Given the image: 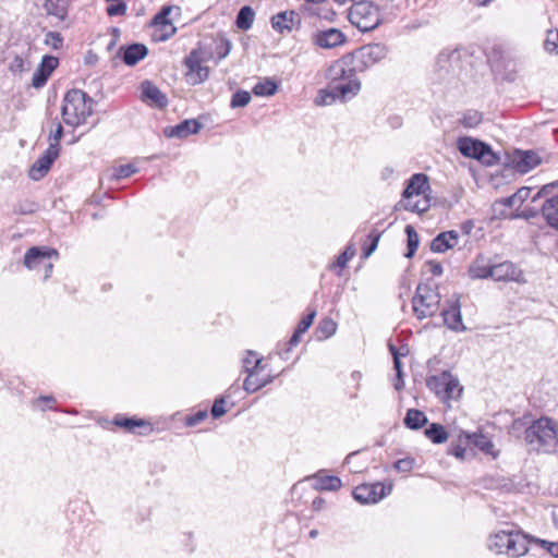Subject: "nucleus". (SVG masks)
<instances>
[{"mask_svg":"<svg viewBox=\"0 0 558 558\" xmlns=\"http://www.w3.org/2000/svg\"><path fill=\"white\" fill-rule=\"evenodd\" d=\"M357 64L350 53L331 62L325 70L324 76L328 86L316 97V105L329 106L336 101L345 102L355 97L361 90V81L356 76Z\"/></svg>","mask_w":558,"mask_h":558,"instance_id":"1","label":"nucleus"},{"mask_svg":"<svg viewBox=\"0 0 558 558\" xmlns=\"http://www.w3.org/2000/svg\"><path fill=\"white\" fill-rule=\"evenodd\" d=\"M524 440L536 452L558 453V422L547 416L533 421L524 430Z\"/></svg>","mask_w":558,"mask_h":558,"instance_id":"2","label":"nucleus"},{"mask_svg":"<svg viewBox=\"0 0 558 558\" xmlns=\"http://www.w3.org/2000/svg\"><path fill=\"white\" fill-rule=\"evenodd\" d=\"M94 99L82 89H71L63 97V122L72 128L84 124L94 111Z\"/></svg>","mask_w":558,"mask_h":558,"instance_id":"3","label":"nucleus"},{"mask_svg":"<svg viewBox=\"0 0 558 558\" xmlns=\"http://www.w3.org/2000/svg\"><path fill=\"white\" fill-rule=\"evenodd\" d=\"M352 25L362 32H368L378 26L380 14L378 8L371 1L354 2L348 14Z\"/></svg>","mask_w":558,"mask_h":558,"instance_id":"4","label":"nucleus"},{"mask_svg":"<svg viewBox=\"0 0 558 558\" xmlns=\"http://www.w3.org/2000/svg\"><path fill=\"white\" fill-rule=\"evenodd\" d=\"M414 314L418 319L432 317L438 311L440 294L437 288L427 283H420L412 300Z\"/></svg>","mask_w":558,"mask_h":558,"instance_id":"5","label":"nucleus"},{"mask_svg":"<svg viewBox=\"0 0 558 558\" xmlns=\"http://www.w3.org/2000/svg\"><path fill=\"white\" fill-rule=\"evenodd\" d=\"M291 501L298 515L304 519L312 517L314 512V478L312 476H307L293 485Z\"/></svg>","mask_w":558,"mask_h":558,"instance_id":"6","label":"nucleus"},{"mask_svg":"<svg viewBox=\"0 0 558 558\" xmlns=\"http://www.w3.org/2000/svg\"><path fill=\"white\" fill-rule=\"evenodd\" d=\"M306 4L301 7L300 11H282L277 13L270 19V24L274 31L279 34L291 33L293 29H299L301 27L302 20L306 16L312 17L314 13L312 12L311 7L308 4L314 3V0H305Z\"/></svg>","mask_w":558,"mask_h":558,"instance_id":"7","label":"nucleus"},{"mask_svg":"<svg viewBox=\"0 0 558 558\" xmlns=\"http://www.w3.org/2000/svg\"><path fill=\"white\" fill-rule=\"evenodd\" d=\"M429 189L427 177L423 173L414 174L405 190L403 191V198L405 199L404 208L407 210L423 213L426 211L429 207V203L426 198L422 201L413 202L414 196H420L425 194L426 190Z\"/></svg>","mask_w":558,"mask_h":558,"instance_id":"8","label":"nucleus"},{"mask_svg":"<svg viewBox=\"0 0 558 558\" xmlns=\"http://www.w3.org/2000/svg\"><path fill=\"white\" fill-rule=\"evenodd\" d=\"M426 386L442 400L458 399L463 390L458 378L449 372L428 377Z\"/></svg>","mask_w":558,"mask_h":558,"instance_id":"9","label":"nucleus"},{"mask_svg":"<svg viewBox=\"0 0 558 558\" xmlns=\"http://www.w3.org/2000/svg\"><path fill=\"white\" fill-rule=\"evenodd\" d=\"M458 149L463 156L474 158L486 166H494L498 161V157L488 145L471 137L459 138Z\"/></svg>","mask_w":558,"mask_h":558,"instance_id":"10","label":"nucleus"},{"mask_svg":"<svg viewBox=\"0 0 558 558\" xmlns=\"http://www.w3.org/2000/svg\"><path fill=\"white\" fill-rule=\"evenodd\" d=\"M314 322V310L308 308L306 315L298 324L293 335L286 342H279L276 348V354L281 360L288 361L290 359V352L300 343L301 336L305 333Z\"/></svg>","mask_w":558,"mask_h":558,"instance_id":"11","label":"nucleus"},{"mask_svg":"<svg viewBox=\"0 0 558 558\" xmlns=\"http://www.w3.org/2000/svg\"><path fill=\"white\" fill-rule=\"evenodd\" d=\"M353 57V62L359 63L357 70L362 71L369 68L387 56V48L383 44L366 45L350 53Z\"/></svg>","mask_w":558,"mask_h":558,"instance_id":"12","label":"nucleus"},{"mask_svg":"<svg viewBox=\"0 0 558 558\" xmlns=\"http://www.w3.org/2000/svg\"><path fill=\"white\" fill-rule=\"evenodd\" d=\"M391 486L381 483L362 484L354 488L353 497L360 504H376L389 495Z\"/></svg>","mask_w":558,"mask_h":558,"instance_id":"13","label":"nucleus"},{"mask_svg":"<svg viewBox=\"0 0 558 558\" xmlns=\"http://www.w3.org/2000/svg\"><path fill=\"white\" fill-rule=\"evenodd\" d=\"M171 10V7H162L151 20L150 27L154 29L153 37L157 41H166L175 32V27L169 19Z\"/></svg>","mask_w":558,"mask_h":558,"instance_id":"14","label":"nucleus"},{"mask_svg":"<svg viewBox=\"0 0 558 558\" xmlns=\"http://www.w3.org/2000/svg\"><path fill=\"white\" fill-rule=\"evenodd\" d=\"M58 156L59 149H57L54 145H49L43 155L31 167L29 177L36 181L43 179Z\"/></svg>","mask_w":558,"mask_h":558,"instance_id":"15","label":"nucleus"},{"mask_svg":"<svg viewBox=\"0 0 558 558\" xmlns=\"http://www.w3.org/2000/svg\"><path fill=\"white\" fill-rule=\"evenodd\" d=\"M545 160L546 157L539 151L518 150L512 158V163L519 172L526 173Z\"/></svg>","mask_w":558,"mask_h":558,"instance_id":"16","label":"nucleus"},{"mask_svg":"<svg viewBox=\"0 0 558 558\" xmlns=\"http://www.w3.org/2000/svg\"><path fill=\"white\" fill-rule=\"evenodd\" d=\"M184 63L187 68L186 78L192 85L201 84L208 77L209 70L202 65L196 50L191 51Z\"/></svg>","mask_w":558,"mask_h":558,"instance_id":"17","label":"nucleus"},{"mask_svg":"<svg viewBox=\"0 0 558 558\" xmlns=\"http://www.w3.org/2000/svg\"><path fill=\"white\" fill-rule=\"evenodd\" d=\"M490 278L496 281L524 282L523 271L509 260L493 265Z\"/></svg>","mask_w":558,"mask_h":558,"instance_id":"18","label":"nucleus"},{"mask_svg":"<svg viewBox=\"0 0 558 558\" xmlns=\"http://www.w3.org/2000/svg\"><path fill=\"white\" fill-rule=\"evenodd\" d=\"M112 423L121 428H124L129 433L147 436L153 433V425L144 420L137 417H126L123 415H117Z\"/></svg>","mask_w":558,"mask_h":558,"instance_id":"19","label":"nucleus"},{"mask_svg":"<svg viewBox=\"0 0 558 558\" xmlns=\"http://www.w3.org/2000/svg\"><path fill=\"white\" fill-rule=\"evenodd\" d=\"M58 65L59 60L57 57L44 56L41 62L33 74L32 86L37 89L44 87Z\"/></svg>","mask_w":558,"mask_h":558,"instance_id":"20","label":"nucleus"},{"mask_svg":"<svg viewBox=\"0 0 558 558\" xmlns=\"http://www.w3.org/2000/svg\"><path fill=\"white\" fill-rule=\"evenodd\" d=\"M347 41L345 35L338 28L316 31V46L324 49H332L342 46Z\"/></svg>","mask_w":558,"mask_h":558,"instance_id":"21","label":"nucleus"},{"mask_svg":"<svg viewBox=\"0 0 558 558\" xmlns=\"http://www.w3.org/2000/svg\"><path fill=\"white\" fill-rule=\"evenodd\" d=\"M52 256H58L56 250L46 246H33L25 253L24 265L28 269H35L43 266L46 259H50Z\"/></svg>","mask_w":558,"mask_h":558,"instance_id":"22","label":"nucleus"},{"mask_svg":"<svg viewBox=\"0 0 558 558\" xmlns=\"http://www.w3.org/2000/svg\"><path fill=\"white\" fill-rule=\"evenodd\" d=\"M202 129V124L195 119H186L174 126L165 129L167 137L185 138L189 135L197 134Z\"/></svg>","mask_w":558,"mask_h":558,"instance_id":"23","label":"nucleus"},{"mask_svg":"<svg viewBox=\"0 0 558 558\" xmlns=\"http://www.w3.org/2000/svg\"><path fill=\"white\" fill-rule=\"evenodd\" d=\"M441 315L444 317V323L448 326L449 329L454 331L465 330V327L461 318L460 303L458 296L453 300L452 304L448 308H445L442 311Z\"/></svg>","mask_w":558,"mask_h":558,"instance_id":"24","label":"nucleus"},{"mask_svg":"<svg viewBox=\"0 0 558 558\" xmlns=\"http://www.w3.org/2000/svg\"><path fill=\"white\" fill-rule=\"evenodd\" d=\"M141 98L143 101H151L159 108H163L168 104V99L163 93L150 81H144L141 84Z\"/></svg>","mask_w":558,"mask_h":558,"instance_id":"25","label":"nucleus"},{"mask_svg":"<svg viewBox=\"0 0 558 558\" xmlns=\"http://www.w3.org/2000/svg\"><path fill=\"white\" fill-rule=\"evenodd\" d=\"M459 242V233L454 230L439 233L430 243V250L435 253H445L453 248Z\"/></svg>","mask_w":558,"mask_h":558,"instance_id":"26","label":"nucleus"},{"mask_svg":"<svg viewBox=\"0 0 558 558\" xmlns=\"http://www.w3.org/2000/svg\"><path fill=\"white\" fill-rule=\"evenodd\" d=\"M263 372L256 371L247 374L243 383V388L247 393L256 392L272 381L274 376L269 373L262 374Z\"/></svg>","mask_w":558,"mask_h":558,"instance_id":"27","label":"nucleus"},{"mask_svg":"<svg viewBox=\"0 0 558 558\" xmlns=\"http://www.w3.org/2000/svg\"><path fill=\"white\" fill-rule=\"evenodd\" d=\"M120 50L123 51V62L130 66L137 64L148 53L147 47L138 43L129 45L128 47H121Z\"/></svg>","mask_w":558,"mask_h":558,"instance_id":"28","label":"nucleus"},{"mask_svg":"<svg viewBox=\"0 0 558 558\" xmlns=\"http://www.w3.org/2000/svg\"><path fill=\"white\" fill-rule=\"evenodd\" d=\"M526 553H527L526 536L518 531L512 530L511 537L509 541V546H507L505 554H507L509 557L518 558Z\"/></svg>","mask_w":558,"mask_h":558,"instance_id":"29","label":"nucleus"},{"mask_svg":"<svg viewBox=\"0 0 558 558\" xmlns=\"http://www.w3.org/2000/svg\"><path fill=\"white\" fill-rule=\"evenodd\" d=\"M542 215L548 226L558 230V195L547 198L542 205Z\"/></svg>","mask_w":558,"mask_h":558,"instance_id":"30","label":"nucleus"},{"mask_svg":"<svg viewBox=\"0 0 558 558\" xmlns=\"http://www.w3.org/2000/svg\"><path fill=\"white\" fill-rule=\"evenodd\" d=\"M512 530H501L488 538V548L497 554H505L507 546H509V541L511 537Z\"/></svg>","mask_w":558,"mask_h":558,"instance_id":"31","label":"nucleus"},{"mask_svg":"<svg viewBox=\"0 0 558 558\" xmlns=\"http://www.w3.org/2000/svg\"><path fill=\"white\" fill-rule=\"evenodd\" d=\"M341 486L342 482L338 476L328 475L324 470L316 472V489L336 492Z\"/></svg>","mask_w":558,"mask_h":558,"instance_id":"32","label":"nucleus"},{"mask_svg":"<svg viewBox=\"0 0 558 558\" xmlns=\"http://www.w3.org/2000/svg\"><path fill=\"white\" fill-rule=\"evenodd\" d=\"M464 436L468 441H471L476 448H478L483 452L496 457V452L494 450L495 445L486 435H483L481 433H474L464 434Z\"/></svg>","mask_w":558,"mask_h":558,"instance_id":"33","label":"nucleus"},{"mask_svg":"<svg viewBox=\"0 0 558 558\" xmlns=\"http://www.w3.org/2000/svg\"><path fill=\"white\" fill-rule=\"evenodd\" d=\"M493 274V265L486 263L483 257H477L469 268V275L473 279H487Z\"/></svg>","mask_w":558,"mask_h":558,"instance_id":"34","label":"nucleus"},{"mask_svg":"<svg viewBox=\"0 0 558 558\" xmlns=\"http://www.w3.org/2000/svg\"><path fill=\"white\" fill-rule=\"evenodd\" d=\"M254 20L255 11L250 5H244L236 14L235 25L239 29L246 32L252 28Z\"/></svg>","mask_w":558,"mask_h":558,"instance_id":"35","label":"nucleus"},{"mask_svg":"<svg viewBox=\"0 0 558 558\" xmlns=\"http://www.w3.org/2000/svg\"><path fill=\"white\" fill-rule=\"evenodd\" d=\"M462 52L459 49L442 51L439 53L437 64L444 70L454 69V65L461 59Z\"/></svg>","mask_w":558,"mask_h":558,"instance_id":"36","label":"nucleus"},{"mask_svg":"<svg viewBox=\"0 0 558 558\" xmlns=\"http://www.w3.org/2000/svg\"><path fill=\"white\" fill-rule=\"evenodd\" d=\"M427 423V416L420 410L410 409L404 417V424L410 429H418Z\"/></svg>","mask_w":558,"mask_h":558,"instance_id":"37","label":"nucleus"},{"mask_svg":"<svg viewBox=\"0 0 558 558\" xmlns=\"http://www.w3.org/2000/svg\"><path fill=\"white\" fill-rule=\"evenodd\" d=\"M69 0H46L45 8L49 15L64 20L68 14Z\"/></svg>","mask_w":558,"mask_h":558,"instance_id":"38","label":"nucleus"},{"mask_svg":"<svg viewBox=\"0 0 558 558\" xmlns=\"http://www.w3.org/2000/svg\"><path fill=\"white\" fill-rule=\"evenodd\" d=\"M262 361L263 359L258 356L256 352L247 351L242 360L244 372L248 374L256 371H264L266 366L262 364Z\"/></svg>","mask_w":558,"mask_h":558,"instance_id":"39","label":"nucleus"},{"mask_svg":"<svg viewBox=\"0 0 558 558\" xmlns=\"http://www.w3.org/2000/svg\"><path fill=\"white\" fill-rule=\"evenodd\" d=\"M425 436L434 444L445 442L449 435L445 427L438 423H432L424 432Z\"/></svg>","mask_w":558,"mask_h":558,"instance_id":"40","label":"nucleus"},{"mask_svg":"<svg viewBox=\"0 0 558 558\" xmlns=\"http://www.w3.org/2000/svg\"><path fill=\"white\" fill-rule=\"evenodd\" d=\"M278 85L270 78H265L255 84L252 92L255 96H272L276 94Z\"/></svg>","mask_w":558,"mask_h":558,"instance_id":"41","label":"nucleus"},{"mask_svg":"<svg viewBox=\"0 0 558 558\" xmlns=\"http://www.w3.org/2000/svg\"><path fill=\"white\" fill-rule=\"evenodd\" d=\"M337 330V324L329 318H324L316 330V338L319 340L328 339Z\"/></svg>","mask_w":558,"mask_h":558,"instance_id":"42","label":"nucleus"},{"mask_svg":"<svg viewBox=\"0 0 558 558\" xmlns=\"http://www.w3.org/2000/svg\"><path fill=\"white\" fill-rule=\"evenodd\" d=\"M405 233L408 236V253H405V257L410 258L416 252L418 244H420V240H418L417 232L415 231L414 227L411 225H408L405 227Z\"/></svg>","mask_w":558,"mask_h":558,"instance_id":"43","label":"nucleus"},{"mask_svg":"<svg viewBox=\"0 0 558 558\" xmlns=\"http://www.w3.org/2000/svg\"><path fill=\"white\" fill-rule=\"evenodd\" d=\"M232 44L226 37H220L215 41V53L218 61L225 59L231 51Z\"/></svg>","mask_w":558,"mask_h":558,"instance_id":"44","label":"nucleus"},{"mask_svg":"<svg viewBox=\"0 0 558 558\" xmlns=\"http://www.w3.org/2000/svg\"><path fill=\"white\" fill-rule=\"evenodd\" d=\"M251 99H252V97L248 92L239 89L232 95L231 101H230V107L231 108L245 107L250 104Z\"/></svg>","mask_w":558,"mask_h":558,"instance_id":"45","label":"nucleus"},{"mask_svg":"<svg viewBox=\"0 0 558 558\" xmlns=\"http://www.w3.org/2000/svg\"><path fill=\"white\" fill-rule=\"evenodd\" d=\"M316 16L327 21H332L336 16V11L328 7V0H318L316 4Z\"/></svg>","mask_w":558,"mask_h":558,"instance_id":"46","label":"nucleus"},{"mask_svg":"<svg viewBox=\"0 0 558 558\" xmlns=\"http://www.w3.org/2000/svg\"><path fill=\"white\" fill-rule=\"evenodd\" d=\"M544 49L549 53L558 54V31L549 29L544 41Z\"/></svg>","mask_w":558,"mask_h":558,"instance_id":"47","label":"nucleus"},{"mask_svg":"<svg viewBox=\"0 0 558 558\" xmlns=\"http://www.w3.org/2000/svg\"><path fill=\"white\" fill-rule=\"evenodd\" d=\"M355 252L356 251L354 244H349L343 253L338 256L336 263L331 266L338 267L340 270H342L347 266L348 262L355 255Z\"/></svg>","mask_w":558,"mask_h":558,"instance_id":"48","label":"nucleus"},{"mask_svg":"<svg viewBox=\"0 0 558 558\" xmlns=\"http://www.w3.org/2000/svg\"><path fill=\"white\" fill-rule=\"evenodd\" d=\"M137 169L131 165H121L119 167H116L113 169L112 178L116 180H121L131 177L132 174L136 173Z\"/></svg>","mask_w":558,"mask_h":558,"instance_id":"49","label":"nucleus"},{"mask_svg":"<svg viewBox=\"0 0 558 558\" xmlns=\"http://www.w3.org/2000/svg\"><path fill=\"white\" fill-rule=\"evenodd\" d=\"M52 125L54 126V129L50 131L49 145H54L56 148L60 150L59 141L62 137L63 128H62V124L57 119L54 121H52Z\"/></svg>","mask_w":558,"mask_h":558,"instance_id":"50","label":"nucleus"},{"mask_svg":"<svg viewBox=\"0 0 558 558\" xmlns=\"http://www.w3.org/2000/svg\"><path fill=\"white\" fill-rule=\"evenodd\" d=\"M481 121H482V114L478 111H469L463 116L461 123L464 126L474 128V126L478 125L481 123Z\"/></svg>","mask_w":558,"mask_h":558,"instance_id":"51","label":"nucleus"},{"mask_svg":"<svg viewBox=\"0 0 558 558\" xmlns=\"http://www.w3.org/2000/svg\"><path fill=\"white\" fill-rule=\"evenodd\" d=\"M208 413L207 410H198L197 412L190 414L185 417L184 424L185 426L193 427L197 424L202 423L206 417Z\"/></svg>","mask_w":558,"mask_h":558,"instance_id":"52","label":"nucleus"},{"mask_svg":"<svg viewBox=\"0 0 558 558\" xmlns=\"http://www.w3.org/2000/svg\"><path fill=\"white\" fill-rule=\"evenodd\" d=\"M56 403V398L53 396H40L34 401V405L40 408L41 411L49 410H56L53 407Z\"/></svg>","mask_w":558,"mask_h":558,"instance_id":"53","label":"nucleus"},{"mask_svg":"<svg viewBox=\"0 0 558 558\" xmlns=\"http://www.w3.org/2000/svg\"><path fill=\"white\" fill-rule=\"evenodd\" d=\"M45 43L57 50L62 47L63 38L58 32H48L46 34Z\"/></svg>","mask_w":558,"mask_h":558,"instance_id":"54","label":"nucleus"},{"mask_svg":"<svg viewBox=\"0 0 558 558\" xmlns=\"http://www.w3.org/2000/svg\"><path fill=\"white\" fill-rule=\"evenodd\" d=\"M9 69L12 73H22L28 70V65L21 56H15L11 61Z\"/></svg>","mask_w":558,"mask_h":558,"instance_id":"55","label":"nucleus"},{"mask_svg":"<svg viewBox=\"0 0 558 558\" xmlns=\"http://www.w3.org/2000/svg\"><path fill=\"white\" fill-rule=\"evenodd\" d=\"M368 239L371 240L369 246L363 247V257L364 258L369 257L372 255V253L376 250L377 244H378L379 239H380V233L374 231V232L368 234Z\"/></svg>","mask_w":558,"mask_h":558,"instance_id":"56","label":"nucleus"},{"mask_svg":"<svg viewBox=\"0 0 558 558\" xmlns=\"http://www.w3.org/2000/svg\"><path fill=\"white\" fill-rule=\"evenodd\" d=\"M106 11L109 16H121L126 12V4L125 2H114L109 4Z\"/></svg>","mask_w":558,"mask_h":558,"instance_id":"57","label":"nucleus"},{"mask_svg":"<svg viewBox=\"0 0 558 558\" xmlns=\"http://www.w3.org/2000/svg\"><path fill=\"white\" fill-rule=\"evenodd\" d=\"M227 412L226 400L220 397L217 398L211 407V415L214 418H219Z\"/></svg>","mask_w":558,"mask_h":558,"instance_id":"58","label":"nucleus"},{"mask_svg":"<svg viewBox=\"0 0 558 558\" xmlns=\"http://www.w3.org/2000/svg\"><path fill=\"white\" fill-rule=\"evenodd\" d=\"M414 463H415L414 459L403 458V459H399L398 461L395 462V468L399 472L407 473L413 469Z\"/></svg>","mask_w":558,"mask_h":558,"instance_id":"59","label":"nucleus"},{"mask_svg":"<svg viewBox=\"0 0 558 558\" xmlns=\"http://www.w3.org/2000/svg\"><path fill=\"white\" fill-rule=\"evenodd\" d=\"M530 187H521L513 194L518 206H520L530 196Z\"/></svg>","mask_w":558,"mask_h":558,"instance_id":"60","label":"nucleus"},{"mask_svg":"<svg viewBox=\"0 0 558 558\" xmlns=\"http://www.w3.org/2000/svg\"><path fill=\"white\" fill-rule=\"evenodd\" d=\"M541 545L553 556L558 558V544L547 541H539Z\"/></svg>","mask_w":558,"mask_h":558,"instance_id":"61","label":"nucleus"},{"mask_svg":"<svg viewBox=\"0 0 558 558\" xmlns=\"http://www.w3.org/2000/svg\"><path fill=\"white\" fill-rule=\"evenodd\" d=\"M426 265L428 266L433 276H440L444 271L441 264L438 262L429 260Z\"/></svg>","mask_w":558,"mask_h":558,"instance_id":"62","label":"nucleus"},{"mask_svg":"<svg viewBox=\"0 0 558 558\" xmlns=\"http://www.w3.org/2000/svg\"><path fill=\"white\" fill-rule=\"evenodd\" d=\"M390 351H391V353L393 355V366H395V369L397 371V374H399V372H402L400 356H399V354L397 352V349L393 345H390Z\"/></svg>","mask_w":558,"mask_h":558,"instance_id":"63","label":"nucleus"},{"mask_svg":"<svg viewBox=\"0 0 558 558\" xmlns=\"http://www.w3.org/2000/svg\"><path fill=\"white\" fill-rule=\"evenodd\" d=\"M393 386L397 391H400L404 387L402 372H399V374H397Z\"/></svg>","mask_w":558,"mask_h":558,"instance_id":"64","label":"nucleus"}]
</instances>
